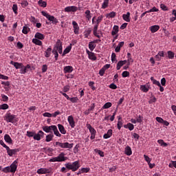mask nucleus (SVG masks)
<instances>
[{"instance_id":"nucleus-1","label":"nucleus","mask_w":176,"mask_h":176,"mask_svg":"<svg viewBox=\"0 0 176 176\" xmlns=\"http://www.w3.org/2000/svg\"><path fill=\"white\" fill-rule=\"evenodd\" d=\"M19 166V162L17 160H15L12 162V164L10 166L5 167L3 168L2 171L3 173H6V174H8V173H16L17 170V167Z\"/></svg>"},{"instance_id":"nucleus-2","label":"nucleus","mask_w":176,"mask_h":176,"mask_svg":"<svg viewBox=\"0 0 176 176\" xmlns=\"http://www.w3.org/2000/svg\"><path fill=\"white\" fill-rule=\"evenodd\" d=\"M65 166L68 170H72V171L75 172L79 169V167H80V164H79V161H75L73 163L69 162L65 164Z\"/></svg>"},{"instance_id":"nucleus-3","label":"nucleus","mask_w":176,"mask_h":176,"mask_svg":"<svg viewBox=\"0 0 176 176\" xmlns=\"http://www.w3.org/2000/svg\"><path fill=\"white\" fill-rule=\"evenodd\" d=\"M4 120H6L7 123H16V122H17V118H16V115H13L11 113H7L4 116Z\"/></svg>"},{"instance_id":"nucleus-4","label":"nucleus","mask_w":176,"mask_h":176,"mask_svg":"<svg viewBox=\"0 0 176 176\" xmlns=\"http://www.w3.org/2000/svg\"><path fill=\"white\" fill-rule=\"evenodd\" d=\"M56 146H60V148H69V149H72L74 148V144H69L68 142H56L55 143Z\"/></svg>"},{"instance_id":"nucleus-5","label":"nucleus","mask_w":176,"mask_h":176,"mask_svg":"<svg viewBox=\"0 0 176 176\" xmlns=\"http://www.w3.org/2000/svg\"><path fill=\"white\" fill-rule=\"evenodd\" d=\"M86 126L88 130H89V133H91L90 139L94 140V138H96V134H97V131H96V129L91 126L90 124H87Z\"/></svg>"},{"instance_id":"nucleus-6","label":"nucleus","mask_w":176,"mask_h":176,"mask_svg":"<svg viewBox=\"0 0 176 176\" xmlns=\"http://www.w3.org/2000/svg\"><path fill=\"white\" fill-rule=\"evenodd\" d=\"M6 151L8 156H10V157H12L13 155H17V152H20L19 148L11 149L10 147H8Z\"/></svg>"},{"instance_id":"nucleus-7","label":"nucleus","mask_w":176,"mask_h":176,"mask_svg":"<svg viewBox=\"0 0 176 176\" xmlns=\"http://www.w3.org/2000/svg\"><path fill=\"white\" fill-rule=\"evenodd\" d=\"M37 174H50L52 173L51 168H41L37 170Z\"/></svg>"},{"instance_id":"nucleus-8","label":"nucleus","mask_w":176,"mask_h":176,"mask_svg":"<svg viewBox=\"0 0 176 176\" xmlns=\"http://www.w3.org/2000/svg\"><path fill=\"white\" fill-rule=\"evenodd\" d=\"M43 135H45V133H43L42 131H39L38 133H34L33 138L36 141H41V137H43Z\"/></svg>"},{"instance_id":"nucleus-9","label":"nucleus","mask_w":176,"mask_h":176,"mask_svg":"<svg viewBox=\"0 0 176 176\" xmlns=\"http://www.w3.org/2000/svg\"><path fill=\"white\" fill-rule=\"evenodd\" d=\"M78 10V7L75 6H67L65 8V12H67V13H69V12H73L75 13V12H77Z\"/></svg>"},{"instance_id":"nucleus-10","label":"nucleus","mask_w":176,"mask_h":176,"mask_svg":"<svg viewBox=\"0 0 176 176\" xmlns=\"http://www.w3.org/2000/svg\"><path fill=\"white\" fill-rule=\"evenodd\" d=\"M72 25H73L74 34L76 35L79 34V25H78V23H76V21H73Z\"/></svg>"},{"instance_id":"nucleus-11","label":"nucleus","mask_w":176,"mask_h":176,"mask_svg":"<svg viewBox=\"0 0 176 176\" xmlns=\"http://www.w3.org/2000/svg\"><path fill=\"white\" fill-rule=\"evenodd\" d=\"M68 157H65V153H60L58 156L56 157V160L58 162H65Z\"/></svg>"},{"instance_id":"nucleus-12","label":"nucleus","mask_w":176,"mask_h":176,"mask_svg":"<svg viewBox=\"0 0 176 176\" xmlns=\"http://www.w3.org/2000/svg\"><path fill=\"white\" fill-rule=\"evenodd\" d=\"M55 125H51V126H43V131L45 133H53V129H54Z\"/></svg>"},{"instance_id":"nucleus-13","label":"nucleus","mask_w":176,"mask_h":176,"mask_svg":"<svg viewBox=\"0 0 176 176\" xmlns=\"http://www.w3.org/2000/svg\"><path fill=\"white\" fill-rule=\"evenodd\" d=\"M67 121L69 122V124L72 129L75 128V120H74V117L72 116H68Z\"/></svg>"},{"instance_id":"nucleus-14","label":"nucleus","mask_w":176,"mask_h":176,"mask_svg":"<svg viewBox=\"0 0 176 176\" xmlns=\"http://www.w3.org/2000/svg\"><path fill=\"white\" fill-rule=\"evenodd\" d=\"M11 65H14V67L16 68V69H20V68H23V63H20L18 62H14L12 60L10 62Z\"/></svg>"},{"instance_id":"nucleus-15","label":"nucleus","mask_w":176,"mask_h":176,"mask_svg":"<svg viewBox=\"0 0 176 176\" xmlns=\"http://www.w3.org/2000/svg\"><path fill=\"white\" fill-rule=\"evenodd\" d=\"M63 71L64 74H71L74 71V67L72 66H65Z\"/></svg>"},{"instance_id":"nucleus-16","label":"nucleus","mask_w":176,"mask_h":176,"mask_svg":"<svg viewBox=\"0 0 176 176\" xmlns=\"http://www.w3.org/2000/svg\"><path fill=\"white\" fill-rule=\"evenodd\" d=\"M124 153L126 156H131L133 155V151H131V147L126 146L124 149Z\"/></svg>"},{"instance_id":"nucleus-17","label":"nucleus","mask_w":176,"mask_h":176,"mask_svg":"<svg viewBox=\"0 0 176 176\" xmlns=\"http://www.w3.org/2000/svg\"><path fill=\"white\" fill-rule=\"evenodd\" d=\"M130 12H127L126 14H122V19L124 20V21H126V23H130Z\"/></svg>"},{"instance_id":"nucleus-18","label":"nucleus","mask_w":176,"mask_h":176,"mask_svg":"<svg viewBox=\"0 0 176 176\" xmlns=\"http://www.w3.org/2000/svg\"><path fill=\"white\" fill-rule=\"evenodd\" d=\"M160 30V26L157 25H152L150 27V31H151L152 34H155V32H157Z\"/></svg>"},{"instance_id":"nucleus-19","label":"nucleus","mask_w":176,"mask_h":176,"mask_svg":"<svg viewBox=\"0 0 176 176\" xmlns=\"http://www.w3.org/2000/svg\"><path fill=\"white\" fill-rule=\"evenodd\" d=\"M112 137V129H109L107 133H104L103 135V138L104 140H108V138H111Z\"/></svg>"},{"instance_id":"nucleus-20","label":"nucleus","mask_w":176,"mask_h":176,"mask_svg":"<svg viewBox=\"0 0 176 176\" xmlns=\"http://www.w3.org/2000/svg\"><path fill=\"white\" fill-rule=\"evenodd\" d=\"M72 49V44H70L68 45L63 51L62 56H64L65 54H68L69 52H71V50Z\"/></svg>"},{"instance_id":"nucleus-21","label":"nucleus","mask_w":176,"mask_h":176,"mask_svg":"<svg viewBox=\"0 0 176 176\" xmlns=\"http://www.w3.org/2000/svg\"><path fill=\"white\" fill-rule=\"evenodd\" d=\"M58 129L61 134H67V130H65V128L64 127V126H63V124H58Z\"/></svg>"},{"instance_id":"nucleus-22","label":"nucleus","mask_w":176,"mask_h":176,"mask_svg":"<svg viewBox=\"0 0 176 176\" xmlns=\"http://www.w3.org/2000/svg\"><path fill=\"white\" fill-rule=\"evenodd\" d=\"M34 38L36 39H40V41H43V39H45V35L42 33L36 32L34 35Z\"/></svg>"},{"instance_id":"nucleus-23","label":"nucleus","mask_w":176,"mask_h":176,"mask_svg":"<svg viewBox=\"0 0 176 176\" xmlns=\"http://www.w3.org/2000/svg\"><path fill=\"white\" fill-rule=\"evenodd\" d=\"M123 46H124V41L120 42L118 45V46L116 47L115 52L116 53H119V52H120V49H122V47H123Z\"/></svg>"},{"instance_id":"nucleus-24","label":"nucleus","mask_w":176,"mask_h":176,"mask_svg":"<svg viewBox=\"0 0 176 176\" xmlns=\"http://www.w3.org/2000/svg\"><path fill=\"white\" fill-rule=\"evenodd\" d=\"M63 48V42L60 39H58L56 45L54 46V49H61Z\"/></svg>"},{"instance_id":"nucleus-25","label":"nucleus","mask_w":176,"mask_h":176,"mask_svg":"<svg viewBox=\"0 0 176 176\" xmlns=\"http://www.w3.org/2000/svg\"><path fill=\"white\" fill-rule=\"evenodd\" d=\"M4 140L8 144H12L13 143V140H12V138H10V135H9L8 134H6L4 135Z\"/></svg>"},{"instance_id":"nucleus-26","label":"nucleus","mask_w":176,"mask_h":176,"mask_svg":"<svg viewBox=\"0 0 176 176\" xmlns=\"http://www.w3.org/2000/svg\"><path fill=\"white\" fill-rule=\"evenodd\" d=\"M140 90L143 91V93H148L149 91V87L146 85H141Z\"/></svg>"},{"instance_id":"nucleus-27","label":"nucleus","mask_w":176,"mask_h":176,"mask_svg":"<svg viewBox=\"0 0 176 176\" xmlns=\"http://www.w3.org/2000/svg\"><path fill=\"white\" fill-rule=\"evenodd\" d=\"M30 31H31V29L30 28V27H28V25H25L22 30L23 34H24L25 35H27V34H28Z\"/></svg>"},{"instance_id":"nucleus-28","label":"nucleus","mask_w":176,"mask_h":176,"mask_svg":"<svg viewBox=\"0 0 176 176\" xmlns=\"http://www.w3.org/2000/svg\"><path fill=\"white\" fill-rule=\"evenodd\" d=\"M85 19H87V20L88 21H90V20H91V13L90 12V10H87L85 12Z\"/></svg>"},{"instance_id":"nucleus-29","label":"nucleus","mask_w":176,"mask_h":176,"mask_svg":"<svg viewBox=\"0 0 176 176\" xmlns=\"http://www.w3.org/2000/svg\"><path fill=\"white\" fill-rule=\"evenodd\" d=\"M118 32H119V26L116 25L113 28V30L111 32V35L113 36L116 35V34H118Z\"/></svg>"},{"instance_id":"nucleus-30","label":"nucleus","mask_w":176,"mask_h":176,"mask_svg":"<svg viewBox=\"0 0 176 176\" xmlns=\"http://www.w3.org/2000/svg\"><path fill=\"white\" fill-rule=\"evenodd\" d=\"M124 129H129L130 131H133L134 130V124L131 123H128L127 124L124 125Z\"/></svg>"},{"instance_id":"nucleus-31","label":"nucleus","mask_w":176,"mask_h":176,"mask_svg":"<svg viewBox=\"0 0 176 176\" xmlns=\"http://www.w3.org/2000/svg\"><path fill=\"white\" fill-rule=\"evenodd\" d=\"M21 68H23V73L25 75V74H27V72H28V71H31V65H27L26 66H24V65H23V67Z\"/></svg>"},{"instance_id":"nucleus-32","label":"nucleus","mask_w":176,"mask_h":176,"mask_svg":"<svg viewBox=\"0 0 176 176\" xmlns=\"http://www.w3.org/2000/svg\"><path fill=\"white\" fill-rule=\"evenodd\" d=\"M52 54V47H49L45 52V57L49 58Z\"/></svg>"},{"instance_id":"nucleus-33","label":"nucleus","mask_w":176,"mask_h":176,"mask_svg":"<svg viewBox=\"0 0 176 176\" xmlns=\"http://www.w3.org/2000/svg\"><path fill=\"white\" fill-rule=\"evenodd\" d=\"M52 131H54V134L56 135V137H61V135L60 132L58 131V129H57V126H54V129H52Z\"/></svg>"},{"instance_id":"nucleus-34","label":"nucleus","mask_w":176,"mask_h":176,"mask_svg":"<svg viewBox=\"0 0 176 176\" xmlns=\"http://www.w3.org/2000/svg\"><path fill=\"white\" fill-rule=\"evenodd\" d=\"M167 54L169 60H173L175 56V54L173 51H168Z\"/></svg>"},{"instance_id":"nucleus-35","label":"nucleus","mask_w":176,"mask_h":176,"mask_svg":"<svg viewBox=\"0 0 176 176\" xmlns=\"http://www.w3.org/2000/svg\"><path fill=\"white\" fill-rule=\"evenodd\" d=\"M32 43H34V45H37V46H42V45H43L41 40H39L38 38H33Z\"/></svg>"},{"instance_id":"nucleus-36","label":"nucleus","mask_w":176,"mask_h":176,"mask_svg":"<svg viewBox=\"0 0 176 176\" xmlns=\"http://www.w3.org/2000/svg\"><path fill=\"white\" fill-rule=\"evenodd\" d=\"M54 137V135L53 133H50L47 135L45 138L46 142H50L53 140V138Z\"/></svg>"},{"instance_id":"nucleus-37","label":"nucleus","mask_w":176,"mask_h":176,"mask_svg":"<svg viewBox=\"0 0 176 176\" xmlns=\"http://www.w3.org/2000/svg\"><path fill=\"white\" fill-rule=\"evenodd\" d=\"M52 54L54 55L55 61H57L58 60V52L56 48H53Z\"/></svg>"},{"instance_id":"nucleus-38","label":"nucleus","mask_w":176,"mask_h":176,"mask_svg":"<svg viewBox=\"0 0 176 176\" xmlns=\"http://www.w3.org/2000/svg\"><path fill=\"white\" fill-rule=\"evenodd\" d=\"M96 46H97L93 41H91L89 43V49L91 50V52H93L94 49H96Z\"/></svg>"},{"instance_id":"nucleus-39","label":"nucleus","mask_w":176,"mask_h":176,"mask_svg":"<svg viewBox=\"0 0 176 176\" xmlns=\"http://www.w3.org/2000/svg\"><path fill=\"white\" fill-rule=\"evenodd\" d=\"M38 3L41 8H46V6H47V3L46 1H43V0H39Z\"/></svg>"},{"instance_id":"nucleus-40","label":"nucleus","mask_w":176,"mask_h":176,"mask_svg":"<svg viewBox=\"0 0 176 176\" xmlns=\"http://www.w3.org/2000/svg\"><path fill=\"white\" fill-rule=\"evenodd\" d=\"M89 60H92V61H96L97 60V56L94 54V52L91 53L88 55Z\"/></svg>"},{"instance_id":"nucleus-41","label":"nucleus","mask_w":176,"mask_h":176,"mask_svg":"<svg viewBox=\"0 0 176 176\" xmlns=\"http://www.w3.org/2000/svg\"><path fill=\"white\" fill-rule=\"evenodd\" d=\"M112 107V103L111 102H107L102 106V109H108V108H111Z\"/></svg>"},{"instance_id":"nucleus-42","label":"nucleus","mask_w":176,"mask_h":176,"mask_svg":"<svg viewBox=\"0 0 176 176\" xmlns=\"http://www.w3.org/2000/svg\"><path fill=\"white\" fill-rule=\"evenodd\" d=\"M109 3V0H104L102 4V9H107L108 8V4Z\"/></svg>"},{"instance_id":"nucleus-43","label":"nucleus","mask_w":176,"mask_h":176,"mask_svg":"<svg viewBox=\"0 0 176 176\" xmlns=\"http://www.w3.org/2000/svg\"><path fill=\"white\" fill-rule=\"evenodd\" d=\"M116 16V12L113 11L106 14V17H109L110 19H113Z\"/></svg>"},{"instance_id":"nucleus-44","label":"nucleus","mask_w":176,"mask_h":176,"mask_svg":"<svg viewBox=\"0 0 176 176\" xmlns=\"http://www.w3.org/2000/svg\"><path fill=\"white\" fill-rule=\"evenodd\" d=\"M94 151L96 152V153H98V155L100 157H104V152L102 151L101 150H98L97 148H96L94 150Z\"/></svg>"},{"instance_id":"nucleus-45","label":"nucleus","mask_w":176,"mask_h":176,"mask_svg":"<svg viewBox=\"0 0 176 176\" xmlns=\"http://www.w3.org/2000/svg\"><path fill=\"white\" fill-rule=\"evenodd\" d=\"M151 80L153 82V85H156V86H160V82L157 80H155L153 77H151Z\"/></svg>"},{"instance_id":"nucleus-46","label":"nucleus","mask_w":176,"mask_h":176,"mask_svg":"<svg viewBox=\"0 0 176 176\" xmlns=\"http://www.w3.org/2000/svg\"><path fill=\"white\" fill-rule=\"evenodd\" d=\"M12 10L14 13V14H17V10H19V7L17 6V4H13L12 5Z\"/></svg>"},{"instance_id":"nucleus-47","label":"nucleus","mask_w":176,"mask_h":176,"mask_svg":"<svg viewBox=\"0 0 176 176\" xmlns=\"http://www.w3.org/2000/svg\"><path fill=\"white\" fill-rule=\"evenodd\" d=\"M157 142L160 144V145H161V146H168V145L167 143L164 142V140H158Z\"/></svg>"},{"instance_id":"nucleus-48","label":"nucleus","mask_w":176,"mask_h":176,"mask_svg":"<svg viewBox=\"0 0 176 176\" xmlns=\"http://www.w3.org/2000/svg\"><path fill=\"white\" fill-rule=\"evenodd\" d=\"M0 109H9V105L6 103H4L3 104H0Z\"/></svg>"},{"instance_id":"nucleus-49","label":"nucleus","mask_w":176,"mask_h":176,"mask_svg":"<svg viewBox=\"0 0 176 176\" xmlns=\"http://www.w3.org/2000/svg\"><path fill=\"white\" fill-rule=\"evenodd\" d=\"M123 65H124L123 64V62H122L121 60L118 61V63H117V71H119V69H120V68H122V67H123Z\"/></svg>"},{"instance_id":"nucleus-50","label":"nucleus","mask_w":176,"mask_h":176,"mask_svg":"<svg viewBox=\"0 0 176 176\" xmlns=\"http://www.w3.org/2000/svg\"><path fill=\"white\" fill-rule=\"evenodd\" d=\"M1 98L3 102H8L9 101V97L5 94H1Z\"/></svg>"},{"instance_id":"nucleus-51","label":"nucleus","mask_w":176,"mask_h":176,"mask_svg":"<svg viewBox=\"0 0 176 176\" xmlns=\"http://www.w3.org/2000/svg\"><path fill=\"white\" fill-rule=\"evenodd\" d=\"M122 78H129L130 76V72L124 71L122 73Z\"/></svg>"},{"instance_id":"nucleus-52","label":"nucleus","mask_w":176,"mask_h":176,"mask_svg":"<svg viewBox=\"0 0 176 176\" xmlns=\"http://www.w3.org/2000/svg\"><path fill=\"white\" fill-rule=\"evenodd\" d=\"M22 8H27L28 6V1L27 0H23L21 2Z\"/></svg>"},{"instance_id":"nucleus-53","label":"nucleus","mask_w":176,"mask_h":176,"mask_svg":"<svg viewBox=\"0 0 176 176\" xmlns=\"http://www.w3.org/2000/svg\"><path fill=\"white\" fill-rule=\"evenodd\" d=\"M35 135V132H32V131H27V137H29V138H31V137H33L34 138V135Z\"/></svg>"},{"instance_id":"nucleus-54","label":"nucleus","mask_w":176,"mask_h":176,"mask_svg":"<svg viewBox=\"0 0 176 176\" xmlns=\"http://www.w3.org/2000/svg\"><path fill=\"white\" fill-rule=\"evenodd\" d=\"M70 87L69 85H66L63 88V93H68L69 91Z\"/></svg>"},{"instance_id":"nucleus-55","label":"nucleus","mask_w":176,"mask_h":176,"mask_svg":"<svg viewBox=\"0 0 176 176\" xmlns=\"http://www.w3.org/2000/svg\"><path fill=\"white\" fill-rule=\"evenodd\" d=\"M152 12H159V9L156 8V7H153V8H151L149 10L146 11V13H152Z\"/></svg>"},{"instance_id":"nucleus-56","label":"nucleus","mask_w":176,"mask_h":176,"mask_svg":"<svg viewBox=\"0 0 176 176\" xmlns=\"http://www.w3.org/2000/svg\"><path fill=\"white\" fill-rule=\"evenodd\" d=\"M79 99H78V97H74V98H69V100L71 101V102L75 103V102H78V100Z\"/></svg>"},{"instance_id":"nucleus-57","label":"nucleus","mask_w":176,"mask_h":176,"mask_svg":"<svg viewBox=\"0 0 176 176\" xmlns=\"http://www.w3.org/2000/svg\"><path fill=\"white\" fill-rule=\"evenodd\" d=\"M127 60L131 61V63H134V60H133V58H131V54L130 52L127 53Z\"/></svg>"},{"instance_id":"nucleus-58","label":"nucleus","mask_w":176,"mask_h":176,"mask_svg":"<svg viewBox=\"0 0 176 176\" xmlns=\"http://www.w3.org/2000/svg\"><path fill=\"white\" fill-rule=\"evenodd\" d=\"M111 61L112 63H115V61H116V54H115V52L111 54Z\"/></svg>"},{"instance_id":"nucleus-59","label":"nucleus","mask_w":176,"mask_h":176,"mask_svg":"<svg viewBox=\"0 0 176 176\" xmlns=\"http://www.w3.org/2000/svg\"><path fill=\"white\" fill-rule=\"evenodd\" d=\"M109 89H112L113 90H116V89H118V86L116 85H115V83H111L109 86Z\"/></svg>"},{"instance_id":"nucleus-60","label":"nucleus","mask_w":176,"mask_h":176,"mask_svg":"<svg viewBox=\"0 0 176 176\" xmlns=\"http://www.w3.org/2000/svg\"><path fill=\"white\" fill-rule=\"evenodd\" d=\"M144 157L145 161H146L148 164L151 163V158H149V157H148V155H144Z\"/></svg>"},{"instance_id":"nucleus-61","label":"nucleus","mask_w":176,"mask_h":176,"mask_svg":"<svg viewBox=\"0 0 176 176\" xmlns=\"http://www.w3.org/2000/svg\"><path fill=\"white\" fill-rule=\"evenodd\" d=\"M144 118L142 116H141V115H140L138 116V118H136V122L137 123H141V122H142Z\"/></svg>"},{"instance_id":"nucleus-62","label":"nucleus","mask_w":176,"mask_h":176,"mask_svg":"<svg viewBox=\"0 0 176 176\" xmlns=\"http://www.w3.org/2000/svg\"><path fill=\"white\" fill-rule=\"evenodd\" d=\"M81 173H89L90 171V168H82L81 169Z\"/></svg>"},{"instance_id":"nucleus-63","label":"nucleus","mask_w":176,"mask_h":176,"mask_svg":"<svg viewBox=\"0 0 176 176\" xmlns=\"http://www.w3.org/2000/svg\"><path fill=\"white\" fill-rule=\"evenodd\" d=\"M104 19V16L100 15L98 17V19H96V23H101V21H102V19Z\"/></svg>"},{"instance_id":"nucleus-64","label":"nucleus","mask_w":176,"mask_h":176,"mask_svg":"<svg viewBox=\"0 0 176 176\" xmlns=\"http://www.w3.org/2000/svg\"><path fill=\"white\" fill-rule=\"evenodd\" d=\"M16 46H17L18 49H23L24 47V45L20 41H19L16 43Z\"/></svg>"}]
</instances>
